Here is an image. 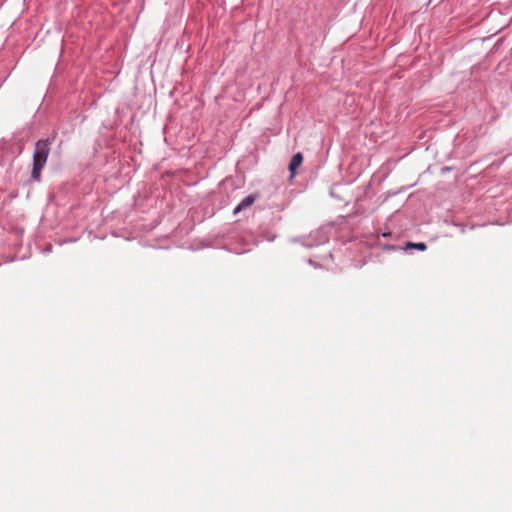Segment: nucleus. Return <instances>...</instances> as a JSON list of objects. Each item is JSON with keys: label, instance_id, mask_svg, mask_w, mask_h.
Returning a JSON list of instances; mask_svg holds the SVG:
<instances>
[{"label": "nucleus", "instance_id": "f257e3e1", "mask_svg": "<svg viewBox=\"0 0 512 512\" xmlns=\"http://www.w3.org/2000/svg\"><path fill=\"white\" fill-rule=\"evenodd\" d=\"M50 145V139L39 140L35 144L31 176L36 181L40 180L41 171L44 168L50 153Z\"/></svg>", "mask_w": 512, "mask_h": 512}, {"label": "nucleus", "instance_id": "f03ea898", "mask_svg": "<svg viewBox=\"0 0 512 512\" xmlns=\"http://www.w3.org/2000/svg\"><path fill=\"white\" fill-rule=\"evenodd\" d=\"M258 198V194H251L245 197L234 209V214L239 213L240 211L250 207L255 200Z\"/></svg>", "mask_w": 512, "mask_h": 512}, {"label": "nucleus", "instance_id": "7ed1b4c3", "mask_svg": "<svg viewBox=\"0 0 512 512\" xmlns=\"http://www.w3.org/2000/svg\"><path fill=\"white\" fill-rule=\"evenodd\" d=\"M302 161H303V156L300 152L293 155V157L290 161V164H289V170H290L292 176L295 175L296 169L302 164Z\"/></svg>", "mask_w": 512, "mask_h": 512}, {"label": "nucleus", "instance_id": "20e7f679", "mask_svg": "<svg viewBox=\"0 0 512 512\" xmlns=\"http://www.w3.org/2000/svg\"><path fill=\"white\" fill-rule=\"evenodd\" d=\"M406 247L407 248L417 249V250H420V251H425L427 249L426 244L422 243V242H419V243L408 242Z\"/></svg>", "mask_w": 512, "mask_h": 512}]
</instances>
